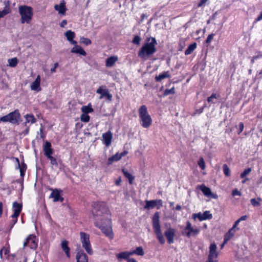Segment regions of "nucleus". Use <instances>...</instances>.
Here are the masks:
<instances>
[{
    "instance_id": "60",
    "label": "nucleus",
    "mask_w": 262,
    "mask_h": 262,
    "mask_svg": "<svg viewBox=\"0 0 262 262\" xmlns=\"http://www.w3.org/2000/svg\"><path fill=\"white\" fill-rule=\"evenodd\" d=\"M247 218H248V216L247 215H243L240 218H239L238 219L241 222V221H243L246 220L247 219Z\"/></svg>"
},
{
    "instance_id": "58",
    "label": "nucleus",
    "mask_w": 262,
    "mask_h": 262,
    "mask_svg": "<svg viewBox=\"0 0 262 262\" xmlns=\"http://www.w3.org/2000/svg\"><path fill=\"white\" fill-rule=\"evenodd\" d=\"M58 62L54 63V67L51 69V70H50L51 72L54 73L56 71V69L58 67Z\"/></svg>"
},
{
    "instance_id": "44",
    "label": "nucleus",
    "mask_w": 262,
    "mask_h": 262,
    "mask_svg": "<svg viewBox=\"0 0 262 262\" xmlns=\"http://www.w3.org/2000/svg\"><path fill=\"white\" fill-rule=\"evenodd\" d=\"M252 169L251 168H248L245 169L244 171L241 174V178H244L247 175L249 174L251 171Z\"/></svg>"
},
{
    "instance_id": "5",
    "label": "nucleus",
    "mask_w": 262,
    "mask_h": 262,
    "mask_svg": "<svg viewBox=\"0 0 262 262\" xmlns=\"http://www.w3.org/2000/svg\"><path fill=\"white\" fill-rule=\"evenodd\" d=\"M18 10L21 16V23L22 24L30 23L33 16L32 8L27 6H19Z\"/></svg>"
},
{
    "instance_id": "46",
    "label": "nucleus",
    "mask_w": 262,
    "mask_h": 262,
    "mask_svg": "<svg viewBox=\"0 0 262 262\" xmlns=\"http://www.w3.org/2000/svg\"><path fill=\"white\" fill-rule=\"evenodd\" d=\"M175 93L174 88L173 87L170 89H166L164 92V95L167 96L169 94H173Z\"/></svg>"
},
{
    "instance_id": "52",
    "label": "nucleus",
    "mask_w": 262,
    "mask_h": 262,
    "mask_svg": "<svg viewBox=\"0 0 262 262\" xmlns=\"http://www.w3.org/2000/svg\"><path fill=\"white\" fill-rule=\"evenodd\" d=\"M216 98H217L216 95L215 94H212L211 96L207 98V100L208 102L214 103L213 102V99Z\"/></svg>"
},
{
    "instance_id": "29",
    "label": "nucleus",
    "mask_w": 262,
    "mask_h": 262,
    "mask_svg": "<svg viewBox=\"0 0 262 262\" xmlns=\"http://www.w3.org/2000/svg\"><path fill=\"white\" fill-rule=\"evenodd\" d=\"M24 118L26 119V121L25 122L26 125L27 123L33 124L35 123L37 120L34 116L30 114H26L25 115Z\"/></svg>"
},
{
    "instance_id": "21",
    "label": "nucleus",
    "mask_w": 262,
    "mask_h": 262,
    "mask_svg": "<svg viewBox=\"0 0 262 262\" xmlns=\"http://www.w3.org/2000/svg\"><path fill=\"white\" fill-rule=\"evenodd\" d=\"M76 258L77 262H88V256L82 250L77 253Z\"/></svg>"
},
{
    "instance_id": "53",
    "label": "nucleus",
    "mask_w": 262,
    "mask_h": 262,
    "mask_svg": "<svg viewBox=\"0 0 262 262\" xmlns=\"http://www.w3.org/2000/svg\"><path fill=\"white\" fill-rule=\"evenodd\" d=\"M214 36V34L213 33H211V34H209L208 36V37L206 40V42L207 43H210L211 42V40H212Z\"/></svg>"
},
{
    "instance_id": "55",
    "label": "nucleus",
    "mask_w": 262,
    "mask_h": 262,
    "mask_svg": "<svg viewBox=\"0 0 262 262\" xmlns=\"http://www.w3.org/2000/svg\"><path fill=\"white\" fill-rule=\"evenodd\" d=\"M244 125L243 122H239L238 124V134H239L241 133H242L244 129Z\"/></svg>"
},
{
    "instance_id": "1",
    "label": "nucleus",
    "mask_w": 262,
    "mask_h": 262,
    "mask_svg": "<svg viewBox=\"0 0 262 262\" xmlns=\"http://www.w3.org/2000/svg\"><path fill=\"white\" fill-rule=\"evenodd\" d=\"M92 213L95 221L94 225L110 239L114 238L112 228L110 211L104 202H94Z\"/></svg>"
},
{
    "instance_id": "47",
    "label": "nucleus",
    "mask_w": 262,
    "mask_h": 262,
    "mask_svg": "<svg viewBox=\"0 0 262 262\" xmlns=\"http://www.w3.org/2000/svg\"><path fill=\"white\" fill-rule=\"evenodd\" d=\"M206 106V105L204 104L202 107L200 108L199 109L195 110L193 114V116H194L196 114H201V113H202L204 111V108Z\"/></svg>"
},
{
    "instance_id": "4",
    "label": "nucleus",
    "mask_w": 262,
    "mask_h": 262,
    "mask_svg": "<svg viewBox=\"0 0 262 262\" xmlns=\"http://www.w3.org/2000/svg\"><path fill=\"white\" fill-rule=\"evenodd\" d=\"M138 111L141 126L144 128H148L151 125L152 119L148 113L147 107L143 105L139 108Z\"/></svg>"
},
{
    "instance_id": "2",
    "label": "nucleus",
    "mask_w": 262,
    "mask_h": 262,
    "mask_svg": "<svg viewBox=\"0 0 262 262\" xmlns=\"http://www.w3.org/2000/svg\"><path fill=\"white\" fill-rule=\"evenodd\" d=\"M157 44V40L155 37L147 38L146 42L139 51L138 56L142 59H146L156 53Z\"/></svg>"
},
{
    "instance_id": "37",
    "label": "nucleus",
    "mask_w": 262,
    "mask_h": 262,
    "mask_svg": "<svg viewBox=\"0 0 262 262\" xmlns=\"http://www.w3.org/2000/svg\"><path fill=\"white\" fill-rule=\"evenodd\" d=\"M81 110L83 113L88 114L93 112V109L91 107V105L89 103L88 105L83 106Z\"/></svg>"
},
{
    "instance_id": "59",
    "label": "nucleus",
    "mask_w": 262,
    "mask_h": 262,
    "mask_svg": "<svg viewBox=\"0 0 262 262\" xmlns=\"http://www.w3.org/2000/svg\"><path fill=\"white\" fill-rule=\"evenodd\" d=\"M67 24V21L66 20H62L60 23V27H64Z\"/></svg>"
},
{
    "instance_id": "48",
    "label": "nucleus",
    "mask_w": 262,
    "mask_h": 262,
    "mask_svg": "<svg viewBox=\"0 0 262 262\" xmlns=\"http://www.w3.org/2000/svg\"><path fill=\"white\" fill-rule=\"evenodd\" d=\"M80 39L81 40V42L86 46L89 45L92 43L91 40L87 38L82 37Z\"/></svg>"
},
{
    "instance_id": "62",
    "label": "nucleus",
    "mask_w": 262,
    "mask_h": 262,
    "mask_svg": "<svg viewBox=\"0 0 262 262\" xmlns=\"http://www.w3.org/2000/svg\"><path fill=\"white\" fill-rule=\"evenodd\" d=\"M127 262H137V261L133 258H129L127 259Z\"/></svg>"
},
{
    "instance_id": "54",
    "label": "nucleus",
    "mask_w": 262,
    "mask_h": 262,
    "mask_svg": "<svg viewBox=\"0 0 262 262\" xmlns=\"http://www.w3.org/2000/svg\"><path fill=\"white\" fill-rule=\"evenodd\" d=\"M241 195L242 193L237 189H234V190H232V195L233 196H235L236 195L241 196Z\"/></svg>"
},
{
    "instance_id": "9",
    "label": "nucleus",
    "mask_w": 262,
    "mask_h": 262,
    "mask_svg": "<svg viewBox=\"0 0 262 262\" xmlns=\"http://www.w3.org/2000/svg\"><path fill=\"white\" fill-rule=\"evenodd\" d=\"M212 218V215L209 211H205L203 213L201 212L192 214V219L195 220L198 219L200 221H203L206 220H210Z\"/></svg>"
},
{
    "instance_id": "36",
    "label": "nucleus",
    "mask_w": 262,
    "mask_h": 262,
    "mask_svg": "<svg viewBox=\"0 0 262 262\" xmlns=\"http://www.w3.org/2000/svg\"><path fill=\"white\" fill-rule=\"evenodd\" d=\"M131 253H132V255L137 254L139 256H143L144 254V252L142 247H138L135 250L131 251Z\"/></svg>"
},
{
    "instance_id": "63",
    "label": "nucleus",
    "mask_w": 262,
    "mask_h": 262,
    "mask_svg": "<svg viewBox=\"0 0 262 262\" xmlns=\"http://www.w3.org/2000/svg\"><path fill=\"white\" fill-rule=\"evenodd\" d=\"M3 212V204L0 202V216L2 215Z\"/></svg>"
},
{
    "instance_id": "25",
    "label": "nucleus",
    "mask_w": 262,
    "mask_h": 262,
    "mask_svg": "<svg viewBox=\"0 0 262 262\" xmlns=\"http://www.w3.org/2000/svg\"><path fill=\"white\" fill-rule=\"evenodd\" d=\"M216 246L215 244H211L210 246V251L208 257L210 259L216 258L217 257V253L216 251Z\"/></svg>"
},
{
    "instance_id": "20",
    "label": "nucleus",
    "mask_w": 262,
    "mask_h": 262,
    "mask_svg": "<svg viewBox=\"0 0 262 262\" xmlns=\"http://www.w3.org/2000/svg\"><path fill=\"white\" fill-rule=\"evenodd\" d=\"M40 75H38L34 81H33L31 85L30 89L32 91H35L37 92H39L41 90L40 88Z\"/></svg>"
},
{
    "instance_id": "64",
    "label": "nucleus",
    "mask_w": 262,
    "mask_h": 262,
    "mask_svg": "<svg viewBox=\"0 0 262 262\" xmlns=\"http://www.w3.org/2000/svg\"><path fill=\"white\" fill-rule=\"evenodd\" d=\"M182 207L180 205H177L176 207V209L177 210H180L181 209Z\"/></svg>"
},
{
    "instance_id": "13",
    "label": "nucleus",
    "mask_w": 262,
    "mask_h": 262,
    "mask_svg": "<svg viewBox=\"0 0 262 262\" xmlns=\"http://www.w3.org/2000/svg\"><path fill=\"white\" fill-rule=\"evenodd\" d=\"M96 93L100 94V99H102L103 97H106L107 100L111 101L112 95L109 93L108 89H102V87L100 86L97 90Z\"/></svg>"
},
{
    "instance_id": "57",
    "label": "nucleus",
    "mask_w": 262,
    "mask_h": 262,
    "mask_svg": "<svg viewBox=\"0 0 262 262\" xmlns=\"http://www.w3.org/2000/svg\"><path fill=\"white\" fill-rule=\"evenodd\" d=\"M207 1V0H201L200 1V2L198 3V6L199 7H202L203 6H204L205 5V4L206 3Z\"/></svg>"
},
{
    "instance_id": "17",
    "label": "nucleus",
    "mask_w": 262,
    "mask_h": 262,
    "mask_svg": "<svg viewBox=\"0 0 262 262\" xmlns=\"http://www.w3.org/2000/svg\"><path fill=\"white\" fill-rule=\"evenodd\" d=\"M12 209L14 213L11 215L12 218L17 217L21 211L22 205L17 202H14L13 203Z\"/></svg>"
},
{
    "instance_id": "50",
    "label": "nucleus",
    "mask_w": 262,
    "mask_h": 262,
    "mask_svg": "<svg viewBox=\"0 0 262 262\" xmlns=\"http://www.w3.org/2000/svg\"><path fill=\"white\" fill-rule=\"evenodd\" d=\"M9 114L7 115L3 116L0 118V121L4 122H10V118H9Z\"/></svg>"
},
{
    "instance_id": "32",
    "label": "nucleus",
    "mask_w": 262,
    "mask_h": 262,
    "mask_svg": "<svg viewBox=\"0 0 262 262\" xmlns=\"http://www.w3.org/2000/svg\"><path fill=\"white\" fill-rule=\"evenodd\" d=\"M236 231L235 229L231 228L224 236L225 243H227L233 236Z\"/></svg>"
},
{
    "instance_id": "10",
    "label": "nucleus",
    "mask_w": 262,
    "mask_h": 262,
    "mask_svg": "<svg viewBox=\"0 0 262 262\" xmlns=\"http://www.w3.org/2000/svg\"><path fill=\"white\" fill-rule=\"evenodd\" d=\"M28 246L31 249H35L37 247V242L36 241V236L30 235L24 243V247Z\"/></svg>"
},
{
    "instance_id": "3",
    "label": "nucleus",
    "mask_w": 262,
    "mask_h": 262,
    "mask_svg": "<svg viewBox=\"0 0 262 262\" xmlns=\"http://www.w3.org/2000/svg\"><path fill=\"white\" fill-rule=\"evenodd\" d=\"M152 225L157 238L159 240L160 243L163 245L165 242V240L161 231L160 224V215L158 212H155L152 217Z\"/></svg>"
},
{
    "instance_id": "22",
    "label": "nucleus",
    "mask_w": 262,
    "mask_h": 262,
    "mask_svg": "<svg viewBox=\"0 0 262 262\" xmlns=\"http://www.w3.org/2000/svg\"><path fill=\"white\" fill-rule=\"evenodd\" d=\"M43 149L44 154L47 158L52 156L53 149L51 148V144L49 142L46 141L45 144L43 145Z\"/></svg>"
},
{
    "instance_id": "26",
    "label": "nucleus",
    "mask_w": 262,
    "mask_h": 262,
    "mask_svg": "<svg viewBox=\"0 0 262 262\" xmlns=\"http://www.w3.org/2000/svg\"><path fill=\"white\" fill-rule=\"evenodd\" d=\"M54 9L57 11L59 14H64L66 11V8L64 1L61 3L59 5H55L54 6Z\"/></svg>"
},
{
    "instance_id": "27",
    "label": "nucleus",
    "mask_w": 262,
    "mask_h": 262,
    "mask_svg": "<svg viewBox=\"0 0 262 262\" xmlns=\"http://www.w3.org/2000/svg\"><path fill=\"white\" fill-rule=\"evenodd\" d=\"M130 255H132V253H131V251L130 252L125 251V252H120V253L117 254L116 255V257L119 261H121V259H126L127 260V259L129 258V257Z\"/></svg>"
},
{
    "instance_id": "15",
    "label": "nucleus",
    "mask_w": 262,
    "mask_h": 262,
    "mask_svg": "<svg viewBox=\"0 0 262 262\" xmlns=\"http://www.w3.org/2000/svg\"><path fill=\"white\" fill-rule=\"evenodd\" d=\"M103 143L106 146L108 147L111 144L113 138V135L111 131H108L106 133H103L102 136Z\"/></svg>"
},
{
    "instance_id": "43",
    "label": "nucleus",
    "mask_w": 262,
    "mask_h": 262,
    "mask_svg": "<svg viewBox=\"0 0 262 262\" xmlns=\"http://www.w3.org/2000/svg\"><path fill=\"white\" fill-rule=\"evenodd\" d=\"M198 165L201 169L204 170L205 168V163L204 159L201 157L198 161Z\"/></svg>"
},
{
    "instance_id": "23",
    "label": "nucleus",
    "mask_w": 262,
    "mask_h": 262,
    "mask_svg": "<svg viewBox=\"0 0 262 262\" xmlns=\"http://www.w3.org/2000/svg\"><path fill=\"white\" fill-rule=\"evenodd\" d=\"M67 40L72 45H76L77 41L73 40L75 37V34L74 32L68 30L64 33Z\"/></svg>"
},
{
    "instance_id": "38",
    "label": "nucleus",
    "mask_w": 262,
    "mask_h": 262,
    "mask_svg": "<svg viewBox=\"0 0 262 262\" xmlns=\"http://www.w3.org/2000/svg\"><path fill=\"white\" fill-rule=\"evenodd\" d=\"M8 63L10 67H15L18 63V60L16 57L9 59H8Z\"/></svg>"
},
{
    "instance_id": "35",
    "label": "nucleus",
    "mask_w": 262,
    "mask_h": 262,
    "mask_svg": "<svg viewBox=\"0 0 262 262\" xmlns=\"http://www.w3.org/2000/svg\"><path fill=\"white\" fill-rule=\"evenodd\" d=\"M122 171L125 178L128 179L129 184H132L133 181L135 179L134 177H133L127 170H125V169H122Z\"/></svg>"
},
{
    "instance_id": "7",
    "label": "nucleus",
    "mask_w": 262,
    "mask_h": 262,
    "mask_svg": "<svg viewBox=\"0 0 262 262\" xmlns=\"http://www.w3.org/2000/svg\"><path fill=\"white\" fill-rule=\"evenodd\" d=\"M250 58L251 67L258 68L262 65V52H256L255 55Z\"/></svg>"
},
{
    "instance_id": "41",
    "label": "nucleus",
    "mask_w": 262,
    "mask_h": 262,
    "mask_svg": "<svg viewBox=\"0 0 262 262\" xmlns=\"http://www.w3.org/2000/svg\"><path fill=\"white\" fill-rule=\"evenodd\" d=\"M80 119L82 122H88L90 120V116L88 114L83 113L81 115Z\"/></svg>"
},
{
    "instance_id": "8",
    "label": "nucleus",
    "mask_w": 262,
    "mask_h": 262,
    "mask_svg": "<svg viewBox=\"0 0 262 262\" xmlns=\"http://www.w3.org/2000/svg\"><path fill=\"white\" fill-rule=\"evenodd\" d=\"M185 230H187L188 231L186 233V235L189 237L191 236H195L198 235L200 232V230L199 228L197 227L193 228L190 222L187 221L186 222V226L185 228Z\"/></svg>"
},
{
    "instance_id": "16",
    "label": "nucleus",
    "mask_w": 262,
    "mask_h": 262,
    "mask_svg": "<svg viewBox=\"0 0 262 262\" xmlns=\"http://www.w3.org/2000/svg\"><path fill=\"white\" fill-rule=\"evenodd\" d=\"M128 152L127 151H124L121 153L117 152L115 155L110 157L108 159L107 165L112 164L115 161H118L121 159V158L126 155Z\"/></svg>"
},
{
    "instance_id": "24",
    "label": "nucleus",
    "mask_w": 262,
    "mask_h": 262,
    "mask_svg": "<svg viewBox=\"0 0 262 262\" xmlns=\"http://www.w3.org/2000/svg\"><path fill=\"white\" fill-rule=\"evenodd\" d=\"M50 198L54 199V202L60 201L62 202L63 200V198L60 196V193L57 189L53 190L50 195Z\"/></svg>"
},
{
    "instance_id": "14",
    "label": "nucleus",
    "mask_w": 262,
    "mask_h": 262,
    "mask_svg": "<svg viewBox=\"0 0 262 262\" xmlns=\"http://www.w3.org/2000/svg\"><path fill=\"white\" fill-rule=\"evenodd\" d=\"M198 188H199L202 192L203 193L204 195L207 197H210L214 199L217 198V195L216 194H214L212 193L210 189L207 187H206L204 185H201L198 186Z\"/></svg>"
},
{
    "instance_id": "56",
    "label": "nucleus",
    "mask_w": 262,
    "mask_h": 262,
    "mask_svg": "<svg viewBox=\"0 0 262 262\" xmlns=\"http://www.w3.org/2000/svg\"><path fill=\"white\" fill-rule=\"evenodd\" d=\"M241 222L240 220L239 219H238L237 220H236L235 222H234V225H233V227H232V228H233L234 229H235L236 230H239V228H236L237 225H238V224Z\"/></svg>"
},
{
    "instance_id": "45",
    "label": "nucleus",
    "mask_w": 262,
    "mask_h": 262,
    "mask_svg": "<svg viewBox=\"0 0 262 262\" xmlns=\"http://www.w3.org/2000/svg\"><path fill=\"white\" fill-rule=\"evenodd\" d=\"M141 41V37L139 35H135L133 39L132 42L137 45H140Z\"/></svg>"
},
{
    "instance_id": "31",
    "label": "nucleus",
    "mask_w": 262,
    "mask_h": 262,
    "mask_svg": "<svg viewBox=\"0 0 262 262\" xmlns=\"http://www.w3.org/2000/svg\"><path fill=\"white\" fill-rule=\"evenodd\" d=\"M170 74L169 71L164 72L162 73H160L158 76H156L155 77V79L157 81H160L165 78H170Z\"/></svg>"
},
{
    "instance_id": "12",
    "label": "nucleus",
    "mask_w": 262,
    "mask_h": 262,
    "mask_svg": "<svg viewBox=\"0 0 262 262\" xmlns=\"http://www.w3.org/2000/svg\"><path fill=\"white\" fill-rule=\"evenodd\" d=\"M176 230L171 227L168 228L165 232L164 235L166 236L168 244H170L174 242V236Z\"/></svg>"
},
{
    "instance_id": "61",
    "label": "nucleus",
    "mask_w": 262,
    "mask_h": 262,
    "mask_svg": "<svg viewBox=\"0 0 262 262\" xmlns=\"http://www.w3.org/2000/svg\"><path fill=\"white\" fill-rule=\"evenodd\" d=\"M121 182V178H119L118 179L116 180L115 184L117 186H119L120 185Z\"/></svg>"
},
{
    "instance_id": "11",
    "label": "nucleus",
    "mask_w": 262,
    "mask_h": 262,
    "mask_svg": "<svg viewBox=\"0 0 262 262\" xmlns=\"http://www.w3.org/2000/svg\"><path fill=\"white\" fill-rule=\"evenodd\" d=\"M158 205H159V206L157 207V208L159 209L162 205V201L161 200L146 201V205L144 206V208L148 209L154 208Z\"/></svg>"
},
{
    "instance_id": "51",
    "label": "nucleus",
    "mask_w": 262,
    "mask_h": 262,
    "mask_svg": "<svg viewBox=\"0 0 262 262\" xmlns=\"http://www.w3.org/2000/svg\"><path fill=\"white\" fill-rule=\"evenodd\" d=\"M13 220L11 221L10 223V229L11 230L12 228L13 227L14 225L17 223V217L12 218Z\"/></svg>"
},
{
    "instance_id": "19",
    "label": "nucleus",
    "mask_w": 262,
    "mask_h": 262,
    "mask_svg": "<svg viewBox=\"0 0 262 262\" xmlns=\"http://www.w3.org/2000/svg\"><path fill=\"white\" fill-rule=\"evenodd\" d=\"M4 5L5 6L4 9L2 11H0V19L4 17L6 15L9 14L11 12V9L10 7V2L9 1H5L4 2Z\"/></svg>"
},
{
    "instance_id": "39",
    "label": "nucleus",
    "mask_w": 262,
    "mask_h": 262,
    "mask_svg": "<svg viewBox=\"0 0 262 262\" xmlns=\"http://www.w3.org/2000/svg\"><path fill=\"white\" fill-rule=\"evenodd\" d=\"M223 169L224 174L226 177H229L230 176V170L226 164L223 165Z\"/></svg>"
},
{
    "instance_id": "30",
    "label": "nucleus",
    "mask_w": 262,
    "mask_h": 262,
    "mask_svg": "<svg viewBox=\"0 0 262 262\" xmlns=\"http://www.w3.org/2000/svg\"><path fill=\"white\" fill-rule=\"evenodd\" d=\"M61 248L65 252L68 258L70 257V248L68 247V242L67 241H63L61 244Z\"/></svg>"
},
{
    "instance_id": "6",
    "label": "nucleus",
    "mask_w": 262,
    "mask_h": 262,
    "mask_svg": "<svg viewBox=\"0 0 262 262\" xmlns=\"http://www.w3.org/2000/svg\"><path fill=\"white\" fill-rule=\"evenodd\" d=\"M80 240L82 246L85 249V251L89 255H92L93 254V250L92 248L90 243L89 234L84 232H80Z\"/></svg>"
},
{
    "instance_id": "28",
    "label": "nucleus",
    "mask_w": 262,
    "mask_h": 262,
    "mask_svg": "<svg viewBox=\"0 0 262 262\" xmlns=\"http://www.w3.org/2000/svg\"><path fill=\"white\" fill-rule=\"evenodd\" d=\"M74 47L71 49V52L73 53L79 54L85 56L86 55L85 51L80 46L74 45Z\"/></svg>"
},
{
    "instance_id": "49",
    "label": "nucleus",
    "mask_w": 262,
    "mask_h": 262,
    "mask_svg": "<svg viewBox=\"0 0 262 262\" xmlns=\"http://www.w3.org/2000/svg\"><path fill=\"white\" fill-rule=\"evenodd\" d=\"M26 169V165L25 164H23L20 167V176L23 177L25 174V171Z\"/></svg>"
},
{
    "instance_id": "40",
    "label": "nucleus",
    "mask_w": 262,
    "mask_h": 262,
    "mask_svg": "<svg viewBox=\"0 0 262 262\" xmlns=\"http://www.w3.org/2000/svg\"><path fill=\"white\" fill-rule=\"evenodd\" d=\"M48 159H49L50 160V163L52 165L53 167H57L58 166V163L57 162L56 159L54 157L51 156L48 157Z\"/></svg>"
},
{
    "instance_id": "42",
    "label": "nucleus",
    "mask_w": 262,
    "mask_h": 262,
    "mask_svg": "<svg viewBox=\"0 0 262 262\" xmlns=\"http://www.w3.org/2000/svg\"><path fill=\"white\" fill-rule=\"evenodd\" d=\"M260 201H261V199L259 198H258L257 200H256L255 199H251L250 202L253 206H257L260 205L259 202Z\"/></svg>"
},
{
    "instance_id": "18",
    "label": "nucleus",
    "mask_w": 262,
    "mask_h": 262,
    "mask_svg": "<svg viewBox=\"0 0 262 262\" xmlns=\"http://www.w3.org/2000/svg\"><path fill=\"white\" fill-rule=\"evenodd\" d=\"M10 122L12 124H18V120L20 115L18 110H16L14 112L9 114Z\"/></svg>"
},
{
    "instance_id": "34",
    "label": "nucleus",
    "mask_w": 262,
    "mask_h": 262,
    "mask_svg": "<svg viewBox=\"0 0 262 262\" xmlns=\"http://www.w3.org/2000/svg\"><path fill=\"white\" fill-rule=\"evenodd\" d=\"M196 48V43L194 42L190 45L185 51V54L188 55L192 53V52Z\"/></svg>"
},
{
    "instance_id": "33",
    "label": "nucleus",
    "mask_w": 262,
    "mask_h": 262,
    "mask_svg": "<svg viewBox=\"0 0 262 262\" xmlns=\"http://www.w3.org/2000/svg\"><path fill=\"white\" fill-rule=\"evenodd\" d=\"M117 57L115 56H112L108 58L106 60V66L107 67H112L117 61Z\"/></svg>"
}]
</instances>
